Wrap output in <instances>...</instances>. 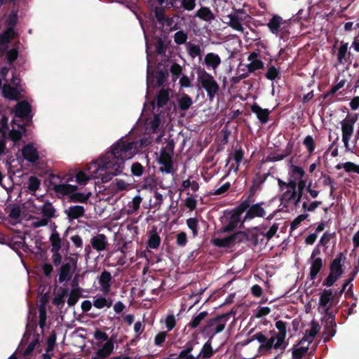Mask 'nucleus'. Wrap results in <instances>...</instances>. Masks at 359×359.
Listing matches in <instances>:
<instances>
[{"label":"nucleus","instance_id":"f257e3e1","mask_svg":"<svg viewBox=\"0 0 359 359\" xmlns=\"http://www.w3.org/2000/svg\"><path fill=\"white\" fill-rule=\"evenodd\" d=\"M111 150L96 161L97 172L102 182L110 181L113 177L121 174L125 161L134 156L137 151V142H128L123 137L113 144Z\"/></svg>","mask_w":359,"mask_h":359},{"label":"nucleus","instance_id":"f03ea898","mask_svg":"<svg viewBox=\"0 0 359 359\" xmlns=\"http://www.w3.org/2000/svg\"><path fill=\"white\" fill-rule=\"evenodd\" d=\"M60 177L56 175H50V185L51 189L57 194L62 196L68 195L69 202L72 203H87L91 196V193L83 194L76 192L78 187L69 184H58Z\"/></svg>","mask_w":359,"mask_h":359},{"label":"nucleus","instance_id":"7ed1b4c3","mask_svg":"<svg viewBox=\"0 0 359 359\" xmlns=\"http://www.w3.org/2000/svg\"><path fill=\"white\" fill-rule=\"evenodd\" d=\"M233 314V313L230 311L208 319L205 325L201 328V332L207 333L212 339L215 334L222 332L224 330L226 322Z\"/></svg>","mask_w":359,"mask_h":359},{"label":"nucleus","instance_id":"20e7f679","mask_svg":"<svg viewBox=\"0 0 359 359\" xmlns=\"http://www.w3.org/2000/svg\"><path fill=\"white\" fill-rule=\"evenodd\" d=\"M346 259L343 252H339L337 257L332 259L330 264V273L327 278L323 280V285L327 287L332 286L344 273L342 262Z\"/></svg>","mask_w":359,"mask_h":359},{"label":"nucleus","instance_id":"39448f33","mask_svg":"<svg viewBox=\"0 0 359 359\" xmlns=\"http://www.w3.org/2000/svg\"><path fill=\"white\" fill-rule=\"evenodd\" d=\"M197 74L198 81L206 91L209 100H212L219 90V84L212 75L207 72L205 69H198Z\"/></svg>","mask_w":359,"mask_h":359},{"label":"nucleus","instance_id":"423d86ee","mask_svg":"<svg viewBox=\"0 0 359 359\" xmlns=\"http://www.w3.org/2000/svg\"><path fill=\"white\" fill-rule=\"evenodd\" d=\"M245 201H248V208L246 210L245 215L242 219V224L240 226V228L244 227L243 223L246 221L251 220L255 217H264L266 215V210L263 205H265L264 202H259L252 205H250V203L253 201L251 200V198L248 197Z\"/></svg>","mask_w":359,"mask_h":359},{"label":"nucleus","instance_id":"0eeeda50","mask_svg":"<svg viewBox=\"0 0 359 359\" xmlns=\"http://www.w3.org/2000/svg\"><path fill=\"white\" fill-rule=\"evenodd\" d=\"M358 120V114L348 115L341 122L342 141L344 147L349 150V140L353 133L354 124Z\"/></svg>","mask_w":359,"mask_h":359},{"label":"nucleus","instance_id":"6e6552de","mask_svg":"<svg viewBox=\"0 0 359 359\" xmlns=\"http://www.w3.org/2000/svg\"><path fill=\"white\" fill-rule=\"evenodd\" d=\"M173 149L174 144L170 142L168 143L167 148H163L161 150L158 162L163 165V167L160 168V170L161 172H165L168 174L172 172L173 162L172 156L167 149L170 150V151L172 153Z\"/></svg>","mask_w":359,"mask_h":359},{"label":"nucleus","instance_id":"1a4fd4ad","mask_svg":"<svg viewBox=\"0 0 359 359\" xmlns=\"http://www.w3.org/2000/svg\"><path fill=\"white\" fill-rule=\"evenodd\" d=\"M276 327L278 329V332L275 334L276 337L275 349H280L282 351V353L287 345V344L285 341L287 332L286 323L283 320H278L276 323Z\"/></svg>","mask_w":359,"mask_h":359},{"label":"nucleus","instance_id":"9d476101","mask_svg":"<svg viewBox=\"0 0 359 359\" xmlns=\"http://www.w3.org/2000/svg\"><path fill=\"white\" fill-rule=\"evenodd\" d=\"M15 116L21 119H29L32 121V106L27 100H22L16 104L14 108Z\"/></svg>","mask_w":359,"mask_h":359},{"label":"nucleus","instance_id":"9b49d317","mask_svg":"<svg viewBox=\"0 0 359 359\" xmlns=\"http://www.w3.org/2000/svg\"><path fill=\"white\" fill-rule=\"evenodd\" d=\"M293 147L294 143L290 141L281 154H271L266 157L263 162H276L283 160L292 153Z\"/></svg>","mask_w":359,"mask_h":359},{"label":"nucleus","instance_id":"f8f14e48","mask_svg":"<svg viewBox=\"0 0 359 359\" xmlns=\"http://www.w3.org/2000/svg\"><path fill=\"white\" fill-rule=\"evenodd\" d=\"M90 244L94 250L98 252L103 251L108 245L107 238L103 233H98L91 238Z\"/></svg>","mask_w":359,"mask_h":359},{"label":"nucleus","instance_id":"ddd939ff","mask_svg":"<svg viewBox=\"0 0 359 359\" xmlns=\"http://www.w3.org/2000/svg\"><path fill=\"white\" fill-rule=\"evenodd\" d=\"M22 154L24 158L30 163H35L39 158L36 149L31 144H27L23 147Z\"/></svg>","mask_w":359,"mask_h":359},{"label":"nucleus","instance_id":"4468645a","mask_svg":"<svg viewBox=\"0 0 359 359\" xmlns=\"http://www.w3.org/2000/svg\"><path fill=\"white\" fill-rule=\"evenodd\" d=\"M158 2L162 4L165 1H168L172 7L177 8H183L187 11H191L194 10L196 6V0H180V6L176 5L177 0H158Z\"/></svg>","mask_w":359,"mask_h":359},{"label":"nucleus","instance_id":"2eb2a0df","mask_svg":"<svg viewBox=\"0 0 359 359\" xmlns=\"http://www.w3.org/2000/svg\"><path fill=\"white\" fill-rule=\"evenodd\" d=\"M114 342L111 340L107 341L103 346L97 350L92 356V359H105L113 352Z\"/></svg>","mask_w":359,"mask_h":359},{"label":"nucleus","instance_id":"dca6fc26","mask_svg":"<svg viewBox=\"0 0 359 359\" xmlns=\"http://www.w3.org/2000/svg\"><path fill=\"white\" fill-rule=\"evenodd\" d=\"M86 210L82 205H72L65 210L69 221H73L82 217L85 215Z\"/></svg>","mask_w":359,"mask_h":359},{"label":"nucleus","instance_id":"f3484780","mask_svg":"<svg viewBox=\"0 0 359 359\" xmlns=\"http://www.w3.org/2000/svg\"><path fill=\"white\" fill-rule=\"evenodd\" d=\"M21 91V88L12 87L9 84H4L2 88L4 97L11 100H18L20 97Z\"/></svg>","mask_w":359,"mask_h":359},{"label":"nucleus","instance_id":"a211bd4d","mask_svg":"<svg viewBox=\"0 0 359 359\" xmlns=\"http://www.w3.org/2000/svg\"><path fill=\"white\" fill-rule=\"evenodd\" d=\"M251 111L256 114L257 118L262 123H266L269 121L270 111L268 109H262L257 103H254L250 107Z\"/></svg>","mask_w":359,"mask_h":359},{"label":"nucleus","instance_id":"6ab92c4d","mask_svg":"<svg viewBox=\"0 0 359 359\" xmlns=\"http://www.w3.org/2000/svg\"><path fill=\"white\" fill-rule=\"evenodd\" d=\"M348 43L341 41V45L337 51V62L341 65L345 64L351 56V53L348 51Z\"/></svg>","mask_w":359,"mask_h":359},{"label":"nucleus","instance_id":"aec40b11","mask_svg":"<svg viewBox=\"0 0 359 359\" xmlns=\"http://www.w3.org/2000/svg\"><path fill=\"white\" fill-rule=\"evenodd\" d=\"M323 267V262L321 257H317L311 259V267L309 271V278L311 280H316L318 274L320 272Z\"/></svg>","mask_w":359,"mask_h":359},{"label":"nucleus","instance_id":"412c9836","mask_svg":"<svg viewBox=\"0 0 359 359\" xmlns=\"http://www.w3.org/2000/svg\"><path fill=\"white\" fill-rule=\"evenodd\" d=\"M334 299V294L332 289H325L320 294L319 298V306L323 308L328 307Z\"/></svg>","mask_w":359,"mask_h":359},{"label":"nucleus","instance_id":"4be33fe9","mask_svg":"<svg viewBox=\"0 0 359 359\" xmlns=\"http://www.w3.org/2000/svg\"><path fill=\"white\" fill-rule=\"evenodd\" d=\"M112 276L111 273L104 270L102 272L99 279V283L102 287V291L104 293L109 292L111 289V281Z\"/></svg>","mask_w":359,"mask_h":359},{"label":"nucleus","instance_id":"5701e85b","mask_svg":"<svg viewBox=\"0 0 359 359\" xmlns=\"http://www.w3.org/2000/svg\"><path fill=\"white\" fill-rule=\"evenodd\" d=\"M268 175L269 174H265L262 175L260 173H257L256 175V177L252 182V186L250 187V193L248 197L252 198L255 196V192L261 189L262 184H264V182L266 180Z\"/></svg>","mask_w":359,"mask_h":359},{"label":"nucleus","instance_id":"b1692460","mask_svg":"<svg viewBox=\"0 0 359 359\" xmlns=\"http://www.w3.org/2000/svg\"><path fill=\"white\" fill-rule=\"evenodd\" d=\"M204 62L208 68L215 70L221 64V58L217 54L208 53L205 56Z\"/></svg>","mask_w":359,"mask_h":359},{"label":"nucleus","instance_id":"393cba45","mask_svg":"<svg viewBox=\"0 0 359 359\" xmlns=\"http://www.w3.org/2000/svg\"><path fill=\"white\" fill-rule=\"evenodd\" d=\"M337 324L335 321L325 320V330L323 332L324 341L327 342L336 334Z\"/></svg>","mask_w":359,"mask_h":359},{"label":"nucleus","instance_id":"a878e982","mask_svg":"<svg viewBox=\"0 0 359 359\" xmlns=\"http://www.w3.org/2000/svg\"><path fill=\"white\" fill-rule=\"evenodd\" d=\"M283 22V18L277 15H275L270 19L269 22L267 24V26L269 30L273 34H278L280 30V26Z\"/></svg>","mask_w":359,"mask_h":359},{"label":"nucleus","instance_id":"bb28decb","mask_svg":"<svg viewBox=\"0 0 359 359\" xmlns=\"http://www.w3.org/2000/svg\"><path fill=\"white\" fill-rule=\"evenodd\" d=\"M248 208V201H242L235 209L233 210L232 214L230 217L231 219L236 220L238 222H242L241 219V215L246 211Z\"/></svg>","mask_w":359,"mask_h":359},{"label":"nucleus","instance_id":"cd10ccee","mask_svg":"<svg viewBox=\"0 0 359 359\" xmlns=\"http://www.w3.org/2000/svg\"><path fill=\"white\" fill-rule=\"evenodd\" d=\"M195 17L205 21H211L215 18V16L210 8L206 6H203L198 9L195 14Z\"/></svg>","mask_w":359,"mask_h":359},{"label":"nucleus","instance_id":"c85d7f7f","mask_svg":"<svg viewBox=\"0 0 359 359\" xmlns=\"http://www.w3.org/2000/svg\"><path fill=\"white\" fill-rule=\"evenodd\" d=\"M71 264L65 263L60 269L58 282L62 283L65 281L69 280L72 277L71 273Z\"/></svg>","mask_w":359,"mask_h":359},{"label":"nucleus","instance_id":"c756f323","mask_svg":"<svg viewBox=\"0 0 359 359\" xmlns=\"http://www.w3.org/2000/svg\"><path fill=\"white\" fill-rule=\"evenodd\" d=\"M113 304V299L111 298H106L102 296L95 297L93 301V306L99 309H102L104 307L110 308Z\"/></svg>","mask_w":359,"mask_h":359},{"label":"nucleus","instance_id":"7c9ffc66","mask_svg":"<svg viewBox=\"0 0 359 359\" xmlns=\"http://www.w3.org/2000/svg\"><path fill=\"white\" fill-rule=\"evenodd\" d=\"M169 100V93L167 90L161 89L156 96L155 102L158 108L167 104Z\"/></svg>","mask_w":359,"mask_h":359},{"label":"nucleus","instance_id":"2f4dec72","mask_svg":"<svg viewBox=\"0 0 359 359\" xmlns=\"http://www.w3.org/2000/svg\"><path fill=\"white\" fill-rule=\"evenodd\" d=\"M276 337L275 335L272 336L270 339H266V341H264L262 344H261L259 347V351L262 354H264L269 353L273 348L275 349Z\"/></svg>","mask_w":359,"mask_h":359},{"label":"nucleus","instance_id":"473e14b6","mask_svg":"<svg viewBox=\"0 0 359 359\" xmlns=\"http://www.w3.org/2000/svg\"><path fill=\"white\" fill-rule=\"evenodd\" d=\"M161 243V238L154 229L151 231L147 241V247L151 249H157Z\"/></svg>","mask_w":359,"mask_h":359},{"label":"nucleus","instance_id":"72a5a7b5","mask_svg":"<svg viewBox=\"0 0 359 359\" xmlns=\"http://www.w3.org/2000/svg\"><path fill=\"white\" fill-rule=\"evenodd\" d=\"M193 102L192 99L186 93L182 94L178 100V107L181 111H187L190 108Z\"/></svg>","mask_w":359,"mask_h":359},{"label":"nucleus","instance_id":"f704fd0d","mask_svg":"<svg viewBox=\"0 0 359 359\" xmlns=\"http://www.w3.org/2000/svg\"><path fill=\"white\" fill-rule=\"evenodd\" d=\"M228 17L229 18V26L232 29L238 32H243V27L241 24L242 18L235 14L229 15Z\"/></svg>","mask_w":359,"mask_h":359},{"label":"nucleus","instance_id":"c9c22d12","mask_svg":"<svg viewBox=\"0 0 359 359\" xmlns=\"http://www.w3.org/2000/svg\"><path fill=\"white\" fill-rule=\"evenodd\" d=\"M41 213L43 217L48 219L55 217V209L48 201L46 202L42 206Z\"/></svg>","mask_w":359,"mask_h":359},{"label":"nucleus","instance_id":"e433bc0d","mask_svg":"<svg viewBox=\"0 0 359 359\" xmlns=\"http://www.w3.org/2000/svg\"><path fill=\"white\" fill-rule=\"evenodd\" d=\"M156 185V177L154 174H148L147 176L144 177V180L142 183V188L143 189H153Z\"/></svg>","mask_w":359,"mask_h":359},{"label":"nucleus","instance_id":"4c0bfd02","mask_svg":"<svg viewBox=\"0 0 359 359\" xmlns=\"http://www.w3.org/2000/svg\"><path fill=\"white\" fill-rule=\"evenodd\" d=\"M230 238L233 243V245L236 243H240L243 241H249V235L245 231H239L231 235H230Z\"/></svg>","mask_w":359,"mask_h":359},{"label":"nucleus","instance_id":"58836bf2","mask_svg":"<svg viewBox=\"0 0 359 359\" xmlns=\"http://www.w3.org/2000/svg\"><path fill=\"white\" fill-rule=\"evenodd\" d=\"M50 242L52 245L51 251H59L61 249V238L57 231H54L50 236Z\"/></svg>","mask_w":359,"mask_h":359},{"label":"nucleus","instance_id":"ea45409f","mask_svg":"<svg viewBox=\"0 0 359 359\" xmlns=\"http://www.w3.org/2000/svg\"><path fill=\"white\" fill-rule=\"evenodd\" d=\"M14 38V33L11 29H6L0 34V46H7V44Z\"/></svg>","mask_w":359,"mask_h":359},{"label":"nucleus","instance_id":"a19ab883","mask_svg":"<svg viewBox=\"0 0 359 359\" xmlns=\"http://www.w3.org/2000/svg\"><path fill=\"white\" fill-rule=\"evenodd\" d=\"M265 77L270 81H274L276 79H280V73L279 69L276 68L273 65L270 66L265 74Z\"/></svg>","mask_w":359,"mask_h":359},{"label":"nucleus","instance_id":"79ce46f5","mask_svg":"<svg viewBox=\"0 0 359 359\" xmlns=\"http://www.w3.org/2000/svg\"><path fill=\"white\" fill-rule=\"evenodd\" d=\"M187 225L191 230L193 237H196L198 234V221L196 217H190L186 221Z\"/></svg>","mask_w":359,"mask_h":359},{"label":"nucleus","instance_id":"37998d69","mask_svg":"<svg viewBox=\"0 0 359 359\" xmlns=\"http://www.w3.org/2000/svg\"><path fill=\"white\" fill-rule=\"evenodd\" d=\"M303 145L306 148L309 154H312L316 149V142L311 135H307L303 140Z\"/></svg>","mask_w":359,"mask_h":359},{"label":"nucleus","instance_id":"c03bdc74","mask_svg":"<svg viewBox=\"0 0 359 359\" xmlns=\"http://www.w3.org/2000/svg\"><path fill=\"white\" fill-rule=\"evenodd\" d=\"M290 172L291 173L292 177L294 180H302V177H304L305 172L302 168L291 164L290 168Z\"/></svg>","mask_w":359,"mask_h":359},{"label":"nucleus","instance_id":"a18cd8bd","mask_svg":"<svg viewBox=\"0 0 359 359\" xmlns=\"http://www.w3.org/2000/svg\"><path fill=\"white\" fill-rule=\"evenodd\" d=\"M208 315L207 311H202L195 316L191 321L188 323V326L191 328H196L201 322Z\"/></svg>","mask_w":359,"mask_h":359},{"label":"nucleus","instance_id":"49530a36","mask_svg":"<svg viewBox=\"0 0 359 359\" xmlns=\"http://www.w3.org/2000/svg\"><path fill=\"white\" fill-rule=\"evenodd\" d=\"M213 244L219 248H229L233 245L230 236L222 238H215L213 240Z\"/></svg>","mask_w":359,"mask_h":359},{"label":"nucleus","instance_id":"de8ad7c7","mask_svg":"<svg viewBox=\"0 0 359 359\" xmlns=\"http://www.w3.org/2000/svg\"><path fill=\"white\" fill-rule=\"evenodd\" d=\"M210 339H210L207 342L205 343L201 351V354H202V358L205 359L210 358V357L212 356L214 353Z\"/></svg>","mask_w":359,"mask_h":359},{"label":"nucleus","instance_id":"09e8293b","mask_svg":"<svg viewBox=\"0 0 359 359\" xmlns=\"http://www.w3.org/2000/svg\"><path fill=\"white\" fill-rule=\"evenodd\" d=\"M18 23V15L17 13H11L6 20L7 25L6 29H11V32L15 34V27Z\"/></svg>","mask_w":359,"mask_h":359},{"label":"nucleus","instance_id":"8fccbe9b","mask_svg":"<svg viewBox=\"0 0 359 359\" xmlns=\"http://www.w3.org/2000/svg\"><path fill=\"white\" fill-rule=\"evenodd\" d=\"M132 175L136 177H140L144 172V168L139 162H135L131 165Z\"/></svg>","mask_w":359,"mask_h":359},{"label":"nucleus","instance_id":"3c124183","mask_svg":"<svg viewBox=\"0 0 359 359\" xmlns=\"http://www.w3.org/2000/svg\"><path fill=\"white\" fill-rule=\"evenodd\" d=\"M18 55L19 53L17 48H13L6 52L7 62L11 65L13 68L14 67L13 62L18 59Z\"/></svg>","mask_w":359,"mask_h":359},{"label":"nucleus","instance_id":"603ef678","mask_svg":"<svg viewBox=\"0 0 359 359\" xmlns=\"http://www.w3.org/2000/svg\"><path fill=\"white\" fill-rule=\"evenodd\" d=\"M57 334L55 330H53L50 335L47 339V347L46 348V351L47 353L51 352L53 351L55 343H56Z\"/></svg>","mask_w":359,"mask_h":359},{"label":"nucleus","instance_id":"864d4df0","mask_svg":"<svg viewBox=\"0 0 359 359\" xmlns=\"http://www.w3.org/2000/svg\"><path fill=\"white\" fill-rule=\"evenodd\" d=\"M41 185V181L36 176H31L29 178L27 188L30 191L35 192L37 191Z\"/></svg>","mask_w":359,"mask_h":359},{"label":"nucleus","instance_id":"5fc2aeb1","mask_svg":"<svg viewBox=\"0 0 359 359\" xmlns=\"http://www.w3.org/2000/svg\"><path fill=\"white\" fill-rule=\"evenodd\" d=\"M264 62L261 60H254L247 65L248 73H252L256 70L264 68Z\"/></svg>","mask_w":359,"mask_h":359},{"label":"nucleus","instance_id":"6e6d98bb","mask_svg":"<svg viewBox=\"0 0 359 359\" xmlns=\"http://www.w3.org/2000/svg\"><path fill=\"white\" fill-rule=\"evenodd\" d=\"M187 50L189 55L192 57L195 58L196 56H198L201 53V49L199 45L189 43L188 44Z\"/></svg>","mask_w":359,"mask_h":359},{"label":"nucleus","instance_id":"4d7b16f0","mask_svg":"<svg viewBox=\"0 0 359 359\" xmlns=\"http://www.w3.org/2000/svg\"><path fill=\"white\" fill-rule=\"evenodd\" d=\"M244 157V151L241 148V147H239L238 149H236L233 155V158L234 161L236 163L237 166L236 168V171L238 170V167L242 162Z\"/></svg>","mask_w":359,"mask_h":359},{"label":"nucleus","instance_id":"13d9d810","mask_svg":"<svg viewBox=\"0 0 359 359\" xmlns=\"http://www.w3.org/2000/svg\"><path fill=\"white\" fill-rule=\"evenodd\" d=\"M80 291L77 289H73L69 296L67 299V304L69 306H74L80 297Z\"/></svg>","mask_w":359,"mask_h":359},{"label":"nucleus","instance_id":"bf43d9fd","mask_svg":"<svg viewBox=\"0 0 359 359\" xmlns=\"http://www.w3.org/2000/svg\"><path fill=\"white\" fill-rule=\"evenodd\" d=\"M187 38V34L182 30L178 31L174 34V41L178 45L185 43Z\"/></svg>","mask_w":359,"mask_h":359},{"label":"nucleus","instance_id":"052dcab7","mask_svg":"<svg viewBox=\"0 0 359 359\" xmlns=\"http://www.w3.org/2000/svg\"><path fill=\"white\" fill-rule=\"evenodd\" d=\"M308 351V346L294 348L292 351V359H302L307 353Z\"/></svg>","mask_w":359,"mask_h":359},{"label":"nucleus","instance_id":"680f3d73","mask_svg":"<svg viewBox=\"0 0 359 359\" xmlns=\"http://www.w3.org/2000/svg\"><path fill=\"white\" fill-rule=\"evenodd\" d=\"M278 228L279 224L274 223L266 232H262L261 234L266 237L267 240H271L276 235Z\"/></svg>","mask_w":359,"mask_h":359},{"label":"nucleus","instance_id":"e2e57ef3","mask_svg":"<svg viewBox=\"0 0 359 359\" xmlns=\"http://www.w3.org/2000/svg\"><path fill=\"white\" fill-rule=\"evenodd\" d=\"M308 216L309 215L307 214H302L294 218L290 224V230L294 231L296 229H297L299 226L302 222L306 219L308 217Z\"/></svg>","mask_w":359,"mask_h":359},{"label":"nucleus","instance_id":"0e129e2a","mask_svg":"<svg viewBox=\"0 0 359 359\" xmlns=\"http://www.w3.org/2000/svg\"><path fill=\"white\" fill-rule=\"evenodd\" d=\"M320 331V325L318 323L312 321L311 322V327L310 330H306V333L309 334V337L310 340H313L316 335L318 334V332Z\"/></svg>","mask_w":359,"mask_h":359},{"label":"nucleus","instance_id":"69168bd1","mask_svg":"<svg viewBox=\"0 0 359 359\" xmlns=\"http://www.w3.org/2000/svg\"><path fill=\"white\" fill-rule=\"evenodd\" d=\"M188 243L187 235L182 231L176 235V244L180 247H184Z\"/></svg>","mask_w":359,"mask_h":359},{"label":"nucleus","instance_id":"338daca9","mask_svg":"<svg viewBox=\"0 0 359 359\" xmlns=\"http://www.w3.org/2000/svg\"><path fill=\"white\" fill-rule=\"evenodd\" d=\"M295 198L296 192H292L291 190H287L283 193L280 197V201L282 202L289 203H291Z\"/></svg>","mask_w":359,"mask_h":359},{"label":"nucleus","instance_id":"774afa93","mask_svg":"<svg viewBox=\"0 0 359 359\" xmlns=\"http://www.w3.org/2000/svg\"><path fill=\"white\" fill-rule=\"evenodd\" d=\"M39 344V339L38 337H36L27 346V347L26 348V349L25 350V351L23 353V355L25 357L30 355L32 353L34 349L35 348V346Z\"/></svg>","mask_w":359,"mask_h":359}]
</instances>
